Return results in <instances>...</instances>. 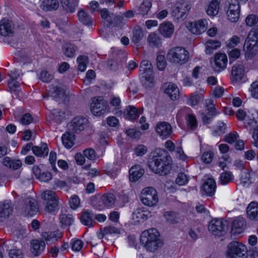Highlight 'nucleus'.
<instances>
[{
	"label": "nucleus",
	"mask_w": 258,
	"mask_h": 258,
	"mask_svg": "<svg viewBox=\"0 0 258 258\" xmlns=\"http://www.w3.org/2000/svg\"><path fill=\"white\" fill-rule=\"evenodd\" d=\"M171 163V158L168 152L161 149L152 152L148 161L150 169L160 175H165L170 171Z\"/></svg>",
	"instance_id": "1"
},
{
	"label": "nucleus",
	"mask_w": 258,
	"mask_h": 258,
	"mask_svg": "<svg viewBox=\"0 0 258 258\" xmlns=\"http://www.w3.org/2000/svg\"><path fill=\"white\" fill-rule=\"evenodd\" d=\"M140 241L146 249L150 252H155L163 245V241L160 238V234L155 228H151L142 232Z\"/></svg>",
	"instance_id": "2"
},
{
	"label": "nucleus",
	"mask_w": 258,
	"mask_h": 258,
	"mask_svg": "<svg viewBox=\"0 0 258 258\" xmlns=\"http://www.w3.org/2000/svg\"><path fill=\"white\" fill-rule=\"evenodd\" d=\"M227 258H247L246 247L242 243L233 241L228 245Z\"/></svg>",
	"instance_id": "3"
},
{
	"label": "nucleus",
	"mask_w": 258,
	"mask_h": 258,
	"mask_svg": "<svg viewBox=\"0 0 258 258\" xmlns=\"http://www.w3.org/2000/svg\"><path fill=\"white\" fill-rule=\"evenodd\" d=\"M139 71L143 75L142 82L144 85L147 87H151L153 83L152 66L149 60H143L141 61Z\"/></svg>",
	"instance_id": "4"
},
{
	"label": "nucleus",
	"mask_w": 258,
	"mask_h": 258,
	"mask_svg": "<svg viewBox=\"0 0 258 258\" xmlns=\"http://www.w3.org/2000/svg\"><path fill=\"white\" fill-rule=\"evenodd\" d=\"M167 57L171 62L182 64L187 61L189 53L184 48L176 47L170 50L167 54Z\"/></svg>",
	"instance_id": "5"
},
{
	"label": "nucleus",
	"mask_w": 258,
	"mask_h": 258,
	"mask_svg": "<svg viewBox=\"0 0 258 258\" xmlns=\"http://www.w3.org/2000/svg\"><path fill=\"white\" fill-rule=\"evenodd\" d=\"M228 225L227 221L222 219H213L210 222L208 229L213 234L222 236L225 235L228 230Z\"/></svg>",
	"instance_id": "6"
},
{
	"label": "nucleus",
	"mask_w": 258,
	"mask_h": 258,
	"mask_svg": "<svg viewBox=\"0 0 258 258\" xmlns=\"http://www.w3.org/2000/svg\"><path fill=\"white\" fill-rule=\"evenodd\" d=\"M158 196L155 188L152 187L145 188L141 192V200L145 205L152 207L158 202Z\"/></svg>",
	"instance_id": "7"
},
{
	"label": "nucleus",
	"mask_w": 258,
	"mask_h": 258,
	"mask_svg": "<svg viewBox=\"0 0 258 258\" xmlns=\"http://www.w3.org/2000/svg\"><path fill=\"white\" fill-rule=\"evenodd\" d=\"M255 32V29L251 30L245 41L243 50L245 51L246 57H253L255 54L254 48L258 41V34Z\"/></svg>",
	"instance_id": "8"
},
{
	"label": "nucleus",
	"mask_w": 258,
	"mask_h": 258,
	"mask_svg": "<svg viewBox=\"0 0 258 258\" xmlns=\"http://www.w3.org/2000/svg\"><path fill=\"white\" fill-rule=\"evenodd\" d=\"M41 198L46 202V211L50 212L55 211L58 205V199L54 191L46 190L41 194Z\"/></svg>",
	"instance_id": "9"
},
{
	"label": "nucleus",
	"mask_w": 258,
	"mask_h": 258,
	"mask_svg": "<svg viewBox=\"0 0 258 258\" xmlns=\"http://www.w3.org/2000/svg\"><path fill=\"white\" fill-rule=\"evenodd\" d=\"M190 9V6L187 3L178 2L173 7L172 15L177 20H183Z\"/></svg>",
	"instance_id": "10"
},
{
	"label": "nucleus",
	"mask_w": 258,
	"mask_h": 258,
	"mask_svg": "<svg viewBox=\"0 0 258 258\" xmlns=\"http://www.w3.org/2000/svg\"><path fill=\"white\" fill-rule=\"evenodd\" d=\"M67 127L69 129H85L92 127L88 119L81 116L75 117L68 123Z\"/></svg>",
	"instance_id": "11"
},
{
	"label": "nucleus",
	"mask_w": 258,
	"mask_h": 258,
	"mask_svg": "<svg viewBox=\"0 0 258 258\" xmlns=\"http://www.w3.org/2000/svg\"><path fill=\"white\" fill-rule=\"evenodd\" d=\"M106 105L102 97L94 98L91 104V110L95 115H101L106 112Z\"/></svg>",
	"instance_id": "12"
},
{
	"label": "nucleus",
	"mask_w": 258,
	"mask_h": 258,
	"mask_svg": "<svg viewBox=\"0 0 258 258\" xmlns=\"http://www.w3.org/2000/svg\"><path fill=\"white\" fill-rule=\"evenodd\" d=\"M214 62V64L213 67L214 71L220 72L226 68L227 57L224 53H217L215 55Z\"/></svg>",
	"instance_id": "13"
},
{
	"label": "nucleus",
	"mask_w": 258,
	"mask_h": 258,
	"mask_svg": "<svg viewBox=\"0 0 258 258\" xmlns=\"http://www.w3.org/2000/svg\"><path fill=\"white\" fill-rule=\"evenodd\" d=\"M207 22L206 20H200L189 23L188 28L189 30L193 34L199 35L207 30Z\"/></svg>",
	"instance_id": "14"
},
{
	"label": "nucleus",
	"mask_w": 258,
	"mask_h": 258,
	"mask_svg": "<svg viewBox=\"0 0 258 258\" xmlns=\"http://www.w3.org/2000/svg\"><path fill=\"white\" fill-rule=\"evenodd\" d=\"M14 33V25L12 21L3 19L0 24V34L4 36L11 37Z\"/></svg>",
	"instance_id": "15"
},
{
	"label": "nucleus",
	"mask_w": 258,
	"mask_h": 258,
	"mask_svg": "<svg viewBox=\"0 0 258 258\" xmlns=\"http://www.w3.org/2000/svg\"><path fill=\"white\" fill-rule=\"evenodd\" d=\"M158 31L164 37L169 38L173 34L174 27L171 23L165 22L160 25Z\"/></svg>",
	"instance_id": "16"
},
{
	"label": "nucleus",
	"mask_w": 258,
	"mask_h": 258,
	"mask_svg": "<svg viewBox=\"0 0 258 258\" xmlns=\"http://www.w3.org/2000/svg\"><path fill=\"white\" fill-rule=\"evenodd\" d=\"M246 226L244 219L241 217L236 218L232 224L231 232L233 234H240L243 232Z\"/></svg>",
	"instance_id": "17"
},
{
	"label": "nucleus",
	"mask_w": 258,
	"mask_h": 258,
	"mask_svg": "<svg viewBox=\"0 0 258 258\" xmlns=\"http://www.w3.org/2000/svg\"><path fill=\"white\" fill-rule=\"evenodd\" d=\"M13 211V205L10 201L0 202V217L7 218L12 214Z\"/></svg>",
	"instance_id": "18"
},
{
	"label": "nucleus",
	"mask_w": 258,
	"mask_h": 258,
	"mask_svg": "<svg viewBox=\"0 0 258 258\" xmlns=\"http://www.w3.org/2000/svg\"><path fill=\"white\" fill-rule=\"evenodd\" d=\"M231 75L233 80L236 82L241 81L244 75V67L241 64L236 63L232 68Z\"/></svg>",
	"instance_id": "19"
},
{
	"label": "nucleus",
	"mask_w": 258,
	"mask_h": 258,
	"mask_svg": "<svg viewBox=\"0 0 258 258\" xmlns=\"http://www.w3.org/2000/svg\"><path fill=\"white\" fill-rule=\"evenodd\" d=\"M62 142L63 145L68 149L72 148L75 143L76 136L73 130L66 132L62 136Z\"/></svg>",
	"instance_id": "20"
},
{
	"label": "nucleus",
	"mask_w": 258,
	"mask_h": 258,
	"mask_svg": "<svg viewBox=\"0 0 258 258\" xmlns=\"http://www.w3.org/2000/svg\"><path fill=\"white\" fill-rule=\"evenodd\" d=\"M41 236L47 244H51L60 238L62 233L60 231H55L50 233L43 232L41 234Z\"/></svg>",
	"instance_id": "21"
},
{
	"label": "nucleus",
	"mask_w": 258,
	"mask_h": 258,
	"mask_svg": "<svg viewBox=\"0 0 258 258\" xmlns=\"http://www.w3.org/2000/svg\"><path fill=\"white\" fill-rule=\"evenodd\" d=\"M216 184L215 181L211 178H209L203 184L202 188L205 194L212 196L215 191Z\"/></svg>",
	"instance_id": "22"
},
{
	"label": "nucleus",
	"mask_w": 258,
	"mask_h": 258,
	"mask_svg": "<svg viewBox=\"0 0 258 258\" xmlns=\"http://www.w3.org/2000/svg\"><path fill=\"white\" fill-rule=\"evenodd\" d=\"M247 217L251 220H258V203L251 202L246 209Z\"/></svg>",
	"instance_id": "23"
},
{
	"label": "nucleus",
	"mask_w": 258,
	"mask_h": 258,
	"mask_svg": "<svg viewBox=\"0 0 258 258\" xmlns=\"http://www.w3.org/2000/svg\"><path fill=\"white\" fill-rule=\"evenodd\" d=\"M144 174V170L140 165H137L132 167L130 170L129 178L130 181L135 182Z\"/></svg>",
	"instance_id": "24"
},
{
	"label": "nucleus",
	"mask_w": 258,
	"mask_h": 258,
	"mask_svg": "<svg viewBox=\"0 0 258 258\" xmlns=\"http://www.w3.org/2000/svg\"><path fill=\"white\" fill-rule=\"evenodd\" d=\"M165 93L172 100H176L179 96V90L175 85L171 83H166L164 84Z\"/></svg>",
	"instance_id": "25"
},
{
	"label": "nucleus",
	"mask_w": 258,
	"mask_h": 258,
	"mask_svg": "<svg viewBox=\"0 0 258 258\" xmlns=\"http://www.w3.org/2000/svg\"><path fill=\"white\" fill-rule=\"evenodd\" d=\"M31 251L34 255H38L43 251L45 246V243L42 240L34 239L31 242Z\"/></svg>",
	"instance_id": "26"
},
{
	"label": "nucleus",
	"mask_w": 258,
	"mask_h": 258,
	"mask_svg": "<svg viewBox=\"0 0 258 258\" xmlns=\"http://www.w3.org/2000/svg\"><path fill=\"white\" fill-rule=\"evenodd\" d=\"M25 212L30 216L35 214L38 210L36 202L33 199H27L25 201Z\"/></svg>",
	"instance_id": "27"
},
{
	"label": "nucleus",
	"mask_w": 258,
	"mask_h": 258,
	"mask_svg": "<svg viewBox=\"0 0 258 258\" xmlns=\"http://www.w3.org/2000/svg\"><path fill=\"white\" fill-rule=\"evenodd\" d=\"M220 3L218 0H212L206 8V13L210 16H215L218 14Z\"/></svg>",
	"instance_id": "28"
},
{
	"label": "nucleus",
	"mask_w": 258,
	"mask_h": 258,
	"mask_svg": "<svg viewBox=\"0 0 258 258\" xmlns=\"http://www.w3.org/2000/svg\"><path fill=\"white\" fill-rule=\"evenodd\" d=\"M3 164L5 166L14 170H17L22 166L20 160H11L9 157H5L3 160Z\"/></svg>",
	"instance_id": "29"
},
{
	"label": "nucleus",
	"mask_w": 258,
	"mask_h": 258,
	"mask_svg": "<svg viewBox=\"0 0 258 258\" xmlns=\"http://www.w3.org/2000/svg\"><path fill=\"white\" fill-rule=\"evenodd\" d=\"M32 151L36 156L42 157L47 156L49 150L46 143H42L40 147L38 146H33Z\"/></svg>",
	"instance_id": "30"
},
{
	"label": "nucleus",
	"mask_w": 258,
	"mask_h": 258,
	"mask_svg": "<svg viewBox=\"0 0 258 258\" xmlns=\"http://www.w3.org/2000/svg\"><path fill=\"white\" fill-rule=\"evenodd\" d=\"M79 0H61L64 10L69 13H73L78 6Z\"/></svg>",
	"instance_id": "31"
},
{
	"label": "nucleus",
	"mask_w": 258,
	"mask_h": 258,
	"mask_svg": "<svg viewBox=\"0 0 258 258\" xmlns=\"http://www.w3.org/2000/svg\"><path fill=\"white\" fill-rule=\"evenodd\" d=\"M59 7L58 0H43L41 7L43 10L48 11L57 10Z\"/></svg>",
	"instance_id": "32"
},
{
	"label": "nucleus",
	"mask_w": 258,
	"mask_h": 258,
	"mask_svg": "<svg viewBox=\"0 0 258 258\" xmlns=\"http://www.w3.org/2000/svg\"><path fill=\"white\" fill-rule=\"evenodd\" d=\"M126 117L130 120L137 119L139 115L141 114L143 112L142 109H138L134 106H128L126 108Z\"/></svg>",
	"instance_id": "33"
},
{
	"label": "nucleus",
	"mask_w": 258,
	"mask_h": 258,
	"mask_svg": "<svg viewBox=\"0 0 258 258\" xmlns=\"http://www.w3.org/2000/svg\"><path fill=\"white\" fill-rule=\"evenodd\" d=\"M64 55L70 58L74 57L77 50V47L71 43H66L62 47Z\"/></svg>",
	"instance_id": "34"
},
{
	"label": "nucleus",
	"mask_w": 258,
	"mask_h": 258,
	"mask_svg": "<svg viewBox=\"0 0 258 258\" xmlns=\"http://www.w3.org/2000/svg\"><path fill=\"white\" fill-rule=\"evenodd\" d=\"M221 45V43L218 40H209L206 43L205 52L207 54H212L214 50L217 49Z\"/></svg>",
	"instance_id": "35"
},
{
	"label": "nucleus",
	"mask_w": 258,
	"mask_h": 258,
	"mask_svg": "<svg viewBox=\"0 0 258 258\" xmlns=\"http://www.w3.org/2000/svg\"><path fill=\"white\" fill-rule=\"evenodd\" d=\"M79 20L86 25H90L92 24V19L91 17L84 10H80L78 14Z\"/></svg>",
	"instance_id": "36"
},
{
	"label": "nucleus",
	"mask_w": 258,
	"mask_h": 258,
	"mask_svg": "<svg viewBox=\"0 0 258 258\" xmlns=\"http://www.w3.org/2000/svg\"><path fill=\"white\" fill-rule=\"evenodd\" d=\"M93 217V213L88 211L83 212L81 217V221L84 225L91 226L92 224Z\"/></svg>",
	"instance_id": "37"
},
{
	"label": "nucleus",
	"mask_w": 258,
	"mask_h": 258,
	"mask_svg": "<svg viewBox=\"0 0 258 258\" xmlns=\"http://www.w3.org/2000/svg\"><path fill=\"white\" fill-rule=\"evenodd\" d=\"M143 37V33L141 27L136 26L134 28L132 41L135 44L139 43Z\"/></svg>",
	"instance_id": "38"
},
{
	"label": "nucleus",
	"mask_w": 258,
	"mask_h": 258,
	"mask_svg": "<svg viewBox=\"0 0 258 258\" xmlns=\"http://www.w3.org/2000/svg\"><path fill=\"white\" fill-rule=\"evenodd\" d=\"M147 41L153 47L158 46L161 43L160 37L155 33H152L148 35Z\"/></svg>",
	"instance_id": "39"
},
{
	"label": "nucleus",
	"mask_w": 258,
	"mask_h": 258,
	"mask_svg": "<svg viewBox=\"0 0 258 258\" xmlns=\"http://www.w3.org/2000/svg\"><path fill=\"white\" fill-rule=\"evenodd\" d=\"M102 201L106 207H111L115 202V197L113 194H106L102 197Z\"/></svg>",
	"instance_id": "40"
},
{
	"label": "nucleus",
	"mask_w": 258,
	"mask_h": 258,
	"mask_svg": "<svg viewBox=\"0 0 258 258\" xmlns=\"http://www.w3.org/2000/svg\"><path fill=\"white\" fill-rule=\"evenodd\" d=\"M64 95V90L58 86H52L51 91V96L56 100L59 98H61Z\"/></svg>",
	"instance_id": "41"
},
{
	"label": "nucleus",
	"mask_w": 258,
	"mask_h": 258,
	"mask_svg": "<svg viewBox=\"0 0 258 258\" xmlns=\"http://www.w3.org/2000/svg\"><path fill=\"white\" fill-rule=\"evenodd\" d=\"M59 220L63 226H70L74 221L73 215L71 214H61L59 216Z\"/></svg>",
	"instance_id": "42"
},
{
	"label": "nucleus",
	"mask_w": 258,
	"mask_h": 258,
	"mask_svg": "<svg viewBox=\"0 0 258 258\" xmlns=\"http://www.w3.org/2000/svg\"><path fill=\"white\" fill-rule=\"evenodd\" d=\"M152 6L151 3L149 1H144L140 6L139 14L144 16L148 14Z\"/></svg>",
	"instance_id": "43"
},
{
	"label": "nucleus",
	"mask_w": 258,
	"mask_h": 258,
	"mask_svg": "<svg viewBox=\"0 0 258 258\" xmlns=\"http://www.w3.org/2000/svg\"><path fill=\"white\" fill-rule=\"evenodd\" d=\"M77 62L78 63V70L81 72H84L88 62V57L85 55H81L78 57Z\"/></svg>",
	"instance_id": "44"
},
{
	"label": "nucleus",
	"mask_w": 258,
	"mask_h": 258,
	"mask_svg": "<svg viewBox=\"0 0 258 258\" xmlns=\"http://www.w3.org/2000/svg\"><path fill=\"white\" fill-rule=\"evenodd\" d=\"M133 219L140 222L142 220H145L147 219V216L145 214V212L140 209H137L133 213Z\"/></svg>",
	"instance_id": "45"
},
{
	"label": "nucleus",
	"mask_w": 258,
	"mask_h": 258,
	"mask_svg": "<svg viewBox=\"0 0 258 258\" xmlns=\"http://www.w3.org/2000/svg\"><path fill=\"white\" fill-rule=\"evenodd\" d=\"M70 244L71 249L75 251H80L84 246L83 242L80 239H72Z\"/></svg>",
	"instance_id": "46"
},
{
	"label": "nucleus",
	"mask_w": 258,
	"mask_h": 258,
	"mask_svg": "<svg viewBox=\"0 0 258 258\" xmlns=\"http://www.w3.org/2000/svg\"><path fill=\"white\" fill-rule=\"evenodd\" d=\"M8 86L10 91L16 92L19 88V83L16 81V77L11 76V80L9 81Z\"/></svg>",
	"instance_id": "47"
},
{
	"label": "nucleus",
	"mask_w": 258,
	"mask_h": 258,
	"mask_svg": "<svg viewBox=\"0 0 258 258\" xmlns=\"http://www.w3.org/2000/svg\"><path fill=\"white\" fill-rule=\"evenodd\" d=\"M232 179L233 175L230 171H226L223 172L220 176V181L223 184H226L229 183Z\"/></svg>",
	"instance_id": "48"
},
{
	"label": "nucleus",
	"mask_w": 258,
	"mask_h": 258,
	"mask_svg": "<svg viewBox=\"0 0 258 258\" xmlns=\"http://www.w3.org/2000/svg\"><path fill=\"white\" fill-rule=\"evenodd\" d=\"M100 15L102 19H106L107 20L109 23V26L113 25V21L112 20V17L113 16V14H109L107 9H102L100 11Z\"/></svg>",
	"instance_id": "49"
},
{
	"label": "nucleus",
	"mask_w": 258,
	"mask_h": 258,
	"mask_svg": "<svg viewBox=\"0 0 258 258\" xmlns=\"http://www.w3.org/2000/svg\"><path fill=\"white\" fill-rule=\"evenodd\" d=\"M227 11H240L239 3L238 0H228Z\"/></svg>",
	"instance_id": "50"
},
{
	"label": "nucleus",
	"mask_w": 258,
	"mask_h": 258,
	"mask_svg": "<svg viewBox=\"0 0 258 258\" xmlns=\"http://www.w3.org/2000/svg\"><path fill=\"white\" fill-rule=\"evenodd\" d=\"M247 26L252 27L258 23V16L254 14L248 15L245 19Z\"/></svg>",
	"instance_id": "51"
},
{
	"label": "nucleus",
	"mask_w": 258,
	"mask_h": 258,
	"mask_svg": "<svg viewBox=\"0 0 258 258\" xmlns=\"http://www.w3.org/2000/svg\"><path fill=\"white\" fill-rule=\"evenodd\" d=\"M226 14L229 21L232 22H236L239 20L240 12L227 11Z\"/></svg>",
	"instance_id": "52"
},
{
	"label": "nucleus",
	"mask_w": 258,
	"mask_h": 258,
	"mask_svg": "<svg viewBox=\"0 0 258 258\" xmlns=\"http://www.w3.org/2000/svg\"><path fill=\"white\" fill-rule=\"evenodd\" d=\"M157 67L160 71H163L166 67V61L164 55H159L156 58Z\"/></svg>",
	"instance_id": "53"
},
{
	"label": "nucleus",
	"mask_w": 258,
	"mask_h": 258,
	"mask_svg": "<svg viewBox=\"0 0 258 258\" xmlns=\"http://www.w3.org/2000/svg\"><path fill=\"white\" fill-rule=\"evenodd\" d=\"M10 258H23L24 253L22 249L14 248L9 251Z\"/></svg>",
	"instance_id": "54"
},
{
	"label": "nucleus",
	"mask_w": 258,
	"mask_h": 258,
	"mask_svg": "<svg viewBox=\"0 0 258 258\" xmlns=\"http://www.w3.org/2000/svg\"><path fill=\"white\" fill-rule=\"evenodd\" d=\"M252 97L258 99V81L253 82L249 89Z\"/></svg>",
	"instance_id": "55"
},
{
	"label": "nucleus",
	"mask_w": 258,
	"mask_h": 258,
	"mask_svg": "<svg viewBox=\"0 0 258 258\" xmlns=\"http://www.w3.org/2000/svg\"><path fill=\"white\" fill-rule=\"evenodd\" d=\"M84 157L90 160H94L96 159V155L95 150L92 148H87L83 152Z\"/></svg>",
	"instance_id": "56"
},
{
	"label": "nucleus",
	"mask_w": 258,
	"mask_h": 258,
	"mask_svg": "<svg viewBox=\"0 0 258 258\" xmlns=\"http://www.w3.org/2000/svg\"><path fill=\"white\" fill-rule=\"evenodd\" d=\"M240 179L243 185L247 184L250 182V175L248 169H244V170H242Z\"/></svg>",
	"instance_id": "57"
},
{
	"label": "nucleus",
	"mask_w": 258,
	"mask_h": 258,
	"mask_svg": "<svg viewBox=\"0 0 258 258\" xmlns=\"http://www.w3.org/2000/svg\"><path fill=\"white\" fill-rule=\"evenodd\" d=\"M53 76L46 71H42L40 74L39 79L44 83H48L53 79Z\"/></svg>",
	"instance_id": "58"
},
{
	"label": "nucleus",
	"mask_w": 258,
	"mask_h": 258,
	"mask_svg": "<svg viewBox=\"0 0 258 258\" xmlns=\"http://www.w3.org/2000/svg\"><path fill=\"white\" fill-rule=\"evenodd\" d=\"M70 207L73 209H76L79 207L80 205V201L78 196L76 195L73 196L69 201Z\"/></svg>",
	"instance_id": "59"
},
{
	"label": "nucleus",
	"mask_w": 258,
	"mask_h": 258,
	"mask_svg": "<svg viewBox=\"0 0 258 258\" xmlns=\"http://www.w3.org/2000/svg\"><path fill=\"white\" fill-rule=\"evenodd\" d=\"M188 181L186 175L183 173H179L176 178L175 182L179 185H183Z\"/></svg>",
	"instance_id": "60"
},
{
	"label": "nucleus",
	"mask_w": 258,
	"mask_h": 258,
	"mask_svg": "<svg viewBox=\"0 0 258 258\" xmlns=\"http://www.w3.org/2000/svg\"><path fill=\"white\" fill-rule=\"evenodd\" d=\"M125 133L127 136L134 139H139L142 135L140 130H125Z\"/></svg>",
	"instance_id": "61"
},
{
	"label": "nucleus",
	"mask_w": 258,
	"mask_h": 258,
	"mask_svg": "<svg viewBox=\"0 0 258 258\" xmlns=\"http://www.w3.org/2000/svg\"><path fill=\"white\" fill-rule=\"evenodd\" d=\"M207 107L208 112H209L212 116H215L218 113L216 108L214 107V102L213 100H209L206 101Z\"/></svg>",
	"instance_id": "62"
},
{
	"label": "nucleus",
	"mask_w": 258,
	"mask_h": 258,
	"mask_svg": "<svg viewBox=\"0 0 258 258\" xmlns=\"http://www.w3.org/2000/svg\"><path fill=\"white\" fill-rule=\"evenodd\" d=\"M147 151V147L143 145H139L134 149L135 154L137 156H143L146 153Z\"/></svg>",
	"instance_id": "63"
},
{
	"label": "nucleus",
	"mask_w": 258,
	"mask_h": 258,
	"mask_svg": "<svg viewBox=\"0 0 258 258\" xmlns=\"http://www.w3.org/2000/svg\"><path fill=\"white\" fill-rule=\"evenodd\" d=\"M213 153L212 151L205 152L202 156V160L205 163L209 164L211 162L213 159Z\"/></svg>",
	"instance_id": "64"
}]
</instances>
